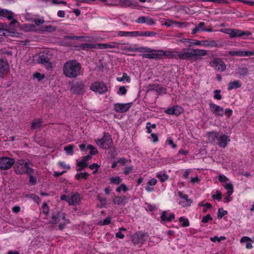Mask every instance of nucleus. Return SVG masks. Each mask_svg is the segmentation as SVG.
<instances>
[{
    "label": "nucleus",
    "instance_id": "f257e3e1",
    "mask_svg": "<svg viewBox=\"0 0 254 254\" xmlns=\"http://www.w3.org/2000/svg\"><path fill=\"white\" fill-rule=\"evenodd\" d=\"M63 71L67 77L76 78L81 74V65L75 60L67 61L64 64Z\"/></svg>",
    "mask_w": 254,
    "mask_h": 254
},
{
    "label": "nucleus",
    "instance_id": "f03ea898",
    "mask_svg": "<svg viewBox=\"0 0 254 254\" xmlns=\"http://www.w3.org/2000/svg\"><path fill=\"white\" fill-rule=\"evenodd\" d=\"M149 53L143 54L142 57L148 59L160 60L164 57H166L170 59H177L178 52L176 51H169L163 50H154L149 48Z\"/></svg>",
    "mask_w": 254,
    "mask_h": 254
},
{
    "label": "nucleus",
    "instance_id": "7ed1b4c3",
    "mask_svg": "<svg viewBox=\"0 0 254 254\" xmlns=\"http://www.w3.org/2000/svg\"><path fill=\"white\" fill-rule=\"evenodd\" d=\"M209 107L211 113L216 118L222 117L224 115L229 118L233 114V111L230 108L225 110L221 106L218 105L212 102L209 104Z\"/></svg>",
    "mask_w": 254,
    "mask_h": 254
},
{
    "label": "nucleus",
    "instance_id": "20e7f679",
    "mask_svg": "<svg viewBox=\"0 0 254 254\" xmlns=\"http://www.w3.org/2000/svg\"><path fill=\"white\" fill-rule=\"evenodd\" d=\"M29 163L24 160H18L14 167V172L17 175L30 174L34 173V170L29 167Z\"/></svg>",
    "mask_w": 254,
    "mask_h": 254
},
{
    "label": "nucleus",
    "instance_id": "39448f33",
    "mask_svg": "<svg viewBox=\"0 0 254 254\" xmlns=\"http://www.w3.org/2000/svg\"><path fill=\"white\" fill-rule=\"evenodd\" d=\"M96 144L105 149H109L113 146V140L111 135L108 132H104L101 138L96 139Z\"/></svg>",
    "mask_w": 254,
    "mask_h": 254
},
{
    "label": "nucleus",
    "instance_id": "423d86ee",
    "mask_svg": "<svg viewBox=\"0 0 254 254\" xmlns=\"http://www.w3.org/2000/svg\"><path fill=\"white\" fill-rule=\"evenodd\" d=\"M223 32L229 34L231 38L242 37L243 39H246V37L252 34L249 31H243L238 29L226 28L224 29Z\"/></svg>",
    "mask_w": 254,
    "mask_h": 254
},
{
    "label": "nucleus",
    "instance_id": "0eeeda50",
    "mask_svg": "<svg viewBox=\"0 0 254 254\" xmlns=\"http://www.w3.org/2000/svg\"><path fill=\"white\" fill-rule=\"evenodd\" d=\"M103 1L105 2L106 5H120L122 7H130L132 8H138V4L136 1H113L114 2H109L110 1Z\"/></svg>",
    "mask_w": 254,
    "mask_h": 254
},
{
    "label": "nucleus",
    "instance_id": "6e6552de",
    "mask_svg": "<svg viewBox=\"0 0 254 254\" xmlns=\"http://www.w3.org/2000/svg\"><path fill=\"white\" fill-rule=\"evenodd\" d=\"M148 237L146 233L138 231L131 236V241L134 245H142L147 240Z\"/></svg>",
    "mask_w": 254,
    "mask_h": 254
},
{
    "label": "nucleus",
    "instance_id": "1a4fd4ad",
    "mask_svg": "<svg viewBox=\"0 0 254 254\" xmlns=\"http://www.w3.org/2000/svg\"><path fill=\"white\" fill-rule=\"evenodd\" d=\"M90 89L99 94H104L108 91V88L103 82L95 81L90 86Z\"/></svg>",
    "mask_w": 254,
    "mask_h": 254
},
{
    "label": "nucleus",
    "instance_id": "9d476101",
    "mask_svg": "<svg viewBox=\"0 0 254 254\" xmlns=\"http://www.w3.org/2000/svg\"><path fill=\"white\" fill-rule=\"evenodd\" d=\"M15 162L13 158L8 157H1L0 158V169L3 170H8L14 164Z\"/></svg>",
    "mask_w": 254,
    "mask_h": 254
},
{
    "label": "nucleus",
    "instance_id": "9b49d317",
    "mask_svg": "<svg viewBox=\"0 0 254 254\" xmlns=\"http://www.w3.org/2000/svg\"><path fill=\"white\" fill-rule=\"evenodd\" d=\"M210 65L216 70L224 71L226 70V65L224 62L220 58H214L210 62Z\"/></svg>",
    "mask_w": 254,
    "mask_h": 254
},
{
    "label": "nucleus",
    "instance_id": "f8f14e48",
    "mask_svg": "<svg viewBox=\"0 0 254 254\" xmlns=\"http://www.w3.org/2000/svg\"><path fill=\"white\" fill-rule=\"evenodd\" d=\"M178 195L181 198L179 202V204L183 207H190L192 203V200L190 198H189V196L187 194L183 193V191H178Z\"/></svg>",
    "mask_w": 254,
    "mask_h": 254
},
{
    "label": "nucleus",
    "instance_id": "ddd939ff",
    "mask_svg": "<svg viewBox=\"0 0 254 254\" xmlns=\"http://www.w3.org/2000/svg\"><path fill=\"white\" fill-rule=\"evenodd\" d=\"M137 44L134 45L133 46H130V45L126 46L124 47V49L128 52H138L142 53L144 54L149 53V51H150L149 50V47H145V46H141L139 47H137Z\"/></svg>",
    "mask_w": 254,
    "mask_h": 254
},
{
    "label": "nucleus",
    "instance_id": "4468645a",
    "mask_svg": "<svg viewBox=\"0 0 254 254\" xmlns=\"http://www.w3.org/2000/svg\"><path fill=\"white\" fill-rule=\"evenodd\" d=\"M9 70V64L5 58L0 59V77H4Z\"/></svg>",
    "mask_w": 254,
    "mask_h": 254
},
{
    "label": "nucleus",
    "instance_id": "2eb2a0df",
    "mask_svg": "<svg viewBox=\"0 0 254 254\" xmlns=\"http://www.w3.org/2000/svg\"><path fill=\"white\" fill-rule=\"evenodd\" d=\"M71 91L75 94H82L84 93V84L82 82H76L71 85Z\"/></svg>",
    "mask_w": 254,
    "mask_h": 254
},
{
    "label": "nucleus",
    "instance_id": "dca6fc26",
    "mask_svg": "<svg viewBox=\"0 0 254 254\" xmlns=\"http://www.w3.org/2000/svg\"><path fill=\"white\" fill-rule=\"evenodd\" d=\"M131 105V103H117L114 105V110L117 113H125L129 110Z\"/></svg>",
    "mask_w": 254,
    "mask_h": 254
},
{
    "label": "nucleus",
    "instance_id": "f3484780",
    "mask_svg": "<svg viewBox=\"0 0 254 254\" xmlns=\"http://www.w3.org/2000/svg\"><path fill=\"white\" fill-rule=\"evenodd\" d=\"M38 62L43 65L47 69L52 67V64L50 62V58L47 54L40 55L38 59Z\"/></svg>",
    "mask_w": 254,
    "mask_h": 254
},
{
    "label": "nucleus",
    "instance_id": "a211bd4d",
    "mask_svg": "<svg viewBox=\"0 0 254 254\" xmlns=\"http://www.w3.org/2000/svg\"><path fill=\"white\" fill-rule=\"evenodd\" d=\"M0 16L3 17L7 18L8 20L12 19L10 23L11 25L18 23L17 20L13 19V13L11 11H9L6 9H2L0 8Z\"/></svg>",
    "mask_w": 254,
    "mask_h": 254
},
{
    "label": "nucleus",
    "instance_id": "6ab92c4d",
    "mask_svg": "<svg viewBox=\"0 0 254 254\" xmlns=\"http://www.w3.org/2000/svg\"><path fill=\"white\" fill-rule=\"evenodd\" d=\"M81 200V195L78 192H72L69 194V205L74 206L77 204H79Z\"/></svg>",
    "mask_w": 254,
    "mask_h": 254
},
{
    "label": "nucleus",
    "instance_id": "aec40b11",
    "mask_svg": "<svg viewBox=\"0 0 254 254\" xmlns=\"http://www.w3.org/2000/svg\"><path fill=\"white\" fill-rule=\"evenodd\" d=\"M184 112V109L179 105L173 106L166 110L165 113L170 115L179 116Z\"/></svg>",
    "mask_w": 254,
    "mask_h": 254
},
{
    "label": "nucleus",
    "instance_id": "412c9836",
    "mask_svg": "<svg viewBox=\"0 0 254 254\" xmlns=\"http://www.w3.org/2000/svg\"><path fill=\"white\" fill-rule=\"evenodd\" d=\"M217 140V144L222 148H225L231 141L230 137L225 134L219 135Z\"/></svg>",
    "mask_w": 254,
    "mask_h": 254
},
{
    "label": "nucleus",
    "instance_id": "4be33fe9",
    "mask_svg": "<svg viewBox=\"0 0 254 254\" xmlns=\"http://www.w3.org/2000/svg\"><path fill=\"white\" fill-rule=\"evenodd\" d=\"M193 45L195 46H201L202 47H216L217 45L216 42L214 40H195L194 42H193Z\"/></svg>",
    "mask_w": 254,
    "mask_h": 254
},
{
    "label": "nucleus",
    "instance_id": "5701e85b",
    "mask_svg": "<svg viewBox=\"0 0 254 254\" xmlns=\"http://www.w3.org/2000/svg\"><path fill=\"white\" fill-rule=\"evenodd\" d=\"M128 202V198L125 195L115 196L113 198V203L118 205L125 206Z\"/></svg>",
    "mask_w": 254,
    "mask_h": 254
},
{
    "label": "nucleus",
    "instance_id": "b1692460",
    "mask_svg": "<svg viewBox=\"0 0 254 254\" xmlns=\"http://www.w3.org/2000/svg\"><path fill=\"white\" fill-rule=\"evenodd\" d=\"M162 223H165L167 222H171L175 218V214L174 213H170L168 216V213L166 211H164L162 212L160 217Z\"/></svg>",
    "mask_w": 254,
    "mask_h": 254
},
{
    "label": "nucleus",
    "instance_id": "393cba45",
    "mask_svg": "<svg viewBox=\"0 0 254 254\" xmlns=\"http://www.w3.org/2000/svg\"><path fill=\"white\" fill-rule=\"evenodd\" d=\"M178 57L183 60H189L192 58L193 57L192 49L190 52L186 51L184 52H178Z\"/></svg>",
    "mask_w": 254,
    "mask_h": 254
},
{
    "label": "nucleus",
    "instance_id": "a878e982",
    "mask_svg": "<svg viewBox=\"0 0 254 254\" xmlns=\"http://www.w3.org/2000/svg\"><path fill=\"white\" fill-rule=\"evenodd\" d=\"M219 132L217 131H212L208 132L207 134L208 140L209 142L213 143L215 142L216 139L217 140Z\"/></svg>",
    "mask_w": 254,
    "mask_h": 254
},
{
    "label": "nucleus",
    "instance_id": "bb28decb",
    "mask_svg": "<svg viewBox=\"0 0 254 254\" xmlns=\"http://www.w3.org/2000/svg\"><path fill=\"white\" fill-rule=\"evenodd\" d=\"M137 31H119L118 36L120 37H137Z\"/></svg>",
    "mask_w": 254,
    "mask_h": 254
},
{
    "label": "nucleus",
    "instance_id": "cd10ccee",
    "mask_svg": "<svg viewBox=\"0 0 254 254\" xmlns=\"http://www.w3.org/2000/svg\"><path fill=\"white\" fill-rule=\"evenodd\" d=\"M242 86V84L240 80H237L231 81L228 85V90L229 91L232 90L233 89H237Z\"/></svg>",
    "mask_w": 254,
    "mask_h": 254
},
{
    "label": "nucleus",
    "instance_id": "c85d7f7f",
    "mask_svg": "<svg viewBox=\"0 0 254 254\" xmlns=\"http://www.w3.org/2000/svg\"><path fill=\"white\" fill-rule=\"evenodd\" d=\"M80 47L83 50L88 49H99V43H82L81 44Z\"/></svg>",
    "mask_w": 254,
    "mask_h": 254
},
{
    "label": "nucleus",
    "instance_id": "c756f323",
    "mask_svg": "<svg viewBox=\"0 0 254 254\" xmlns=\"http://www.w3.org/2000/svg\"><path fill=\"white\" fill-rule=\"evenodd\" d=\"M156 33L150 31H137V37H155L156 35Z\"/></svg>",
    "mask_w": 254,
    "mask_h": 254
},
{
    "label": "nucleus",
    "instance_id": "7c9ffc66",
    "mask_svg": "<svg viewBox=\"0 0 254 254\" xmlns=\"http://www.w3.org/2000/svg\"><path fill=\"white\" fill-rule=\"evenodd\" d=\"M43 121L41 119H37L33 121L32 122L30 128L32 130H34L37 128H41Z\"/></svg>",
    "mask_w": 254,
    "mask_h": 254
},
{
    "label": "nucleus",
    "instance_id": "2f4dec72",
    "mask_svg": "<svg viewBox=\"0 0 254 254\" xmlns=\"http://www.w3.org/2000/svg\"><path fill=\"white\" fill-rule=\"evenodd\" d=\"M156 177L160 180L161 183H164L169 179V176L166 172L158 173L156 174Z\"/></svg>",
    "mask_w": 254,
    "mask_h": 254
},
{
    "label": "nucleus",
    "instance_id": "473e14b6",
    "mask_svg": "<svg viewBox=\"0 0 254 254\" xmlns=\"http://www.w3.org/2000/svg\"><path fill=\"white\" fill-rule=\"evenodd\" d=\"M205 25V23L203 22H200L196 27L192 29L191 34L194 35L198 32L202 31V28Z\"/></svg>",
    "mask_w": 254,
    "mask_h": 254
},
{
    "label": "nucleus",
    "instance_id": "72a5a7b5",
    "mask_svg": "<svg viewBox=\"0 0 254 254\" xmlns=\"http://www.w3.org/2000/svg\"><path fill=\"white\" fill-rule=\"evenodd\" d=\"M193 57L204 56L207 54L206 51L205 50L192 49Z\"/></svg>",
    "mask_w": 254,
    "mask_h": 254
},
{
    "label": "nucleus",
    "instance_id": "f704fd0d",
    "mask_svg": "<svg viewBox=\"0 0 254 254\" xmlns=\"http://www.w3.org/2000/svg\"><path fill=\"white\" fill-rule=\"evenodd\" d=\"M61 217V215L60 213H58L56 215H53L52 217L51 220L50 221V223L52 224H58L60 221Z\"/></svg>",
    "mask_w": 254,
    "mask_h": 254
},
{
    "label": "nucleus",
    "instance_id": "c9c22d12",
    "mask_svg": "<svg viewBox=\"0 0 254 254\" xmlns=\"http://www.w3.org/2000/svg\"><path fill=\"white\" fill-rule=\"evenodd\" d=\"M115 43H99V49H105L107 48L113 49L116 48Z\"/></svg>",
    "mask_w": 254,
    "mask_h": 254
},
{
    "label": "nucleus",
    "instance_id": "e433bc0d",
    "mask_svg": "<svg viewBox=\"0 0 254 254\" xmlns=\"http://www.w3.org/2000/svg\"><path fill=\"white\" fill-rule=\"evenodd\" d=\"M89 176V174L87 172L79 173L75 175V179L78 181H80L81 179L86 180L88 178Z\"/></svg>",
    "mask_w": 254,
    "mask_h": 254
},
{
    "label": "nucleus",
    "instance_id": "4c0bfd02",
    "mask_svg": "<svg viewBox=\"0 0 254 254\" xmlns=\"http://www.w3.org/2000/svg\"><path fill=\"white\" fill-rule=\"evenodd\" d=\"M117 81L119 82H121L124 80H126L127 82L130 83L131 81V79L129 76H128L127 73L124 72L123 73V76L121 77H117Z\"/></svg>",
    "mask_w": 254,
    "mask_h": 254
},
{
    "label": "nucleus",
    "instance_id": "58836bf2",
    "mask_svg": "<svg viewBox=\"0 0 254 254\" xmlns=\"http://www.w3.org/2000/svg\"><path fill=\"white\" fill-rule=\"evenodd\" d=\"M74 147V144H69L64 147V150L67 155H72Z\"/></svg>",
    "mask_w": 254,
    "mask_h": 254
},
{
    "label": "nucleus",
    "instance_id": "ea45409f",
    "mask_svg": "<svg viewBox=\"0 0 254 254\" xmlns=\"http://www.w3.org/2000/svg\"><path fill=\"white\" fill-rule=\"evenodd\" d=\"M248 73V69L246 67H240L238 70V74L239 77L242 78L244 75H246Z\"/></svg>",
    "mask_w": 254,
    "mask_h": 254
},
{
    "label": "nucleus",
    "instance_id": "a19ab883",
    "mask_svg": "<svg viewBox=\"0 0 254 254\" xmlns=\"http://www.w3.org/2000/svg\"><path fill=\"white\" fill-rule=\"evenodd\" d=\"M109 180L111 183L114 185H119L122 182V179L119 176L112 177Z\"/></svg>",
    "mask_w": 254,
    "mask_h": 254
},
{
    "label": "nucleus",
    "instance_id": "79ce46f5",
    "mask_svg": "<svg viewBox=\"0 0 254 254\" xmlns=\"http://www.w3.org/2000/svg\"><path fill=\"white\" fill-rule=\"evenodd\" d=\"M179 222L181 223V226L183 227H187L190 226V222L188 218L181 217L179 218Z\"/></svg>",
    "mask_w": 254,
    "mask_h": 254
},
{
    "label": "nucleus",
    "instance_id": "37998d69",
    "mask_svg": "<svg viewBox=\"0 0 254 254\" xmlns=\"http://www.w3.org/2000/svg\"><path fill=\"white\" fill-rule=\"evenodd\" d=\"M154 86L156 87L155 90L159 94H166V89L164 87H163L160 86V85L158 84H155L154 85Z\"/></svg>",
    "mask_w": 254,
    "mask_h": 254
},
{
    "label": "nucleus",
    "instance_id": "c03bdc74",
    "mask_svg": "<svg viewBox=\"0 0 254 254\" xmlns=\"http://www.w3.org/2000/svg\"><path fill=\"white\" fill-rule=\"evenodd\" d=\"M33 173H31L30 174H28L29 177V185L31 186H35L37 183V178L35 176H33Z\"/></svg>",
    "mask_w": 254,
    "mask_h": 254
},
{
    "label": "nucleus",
    "instance_id": "a18cd8bd",
    "mask_svg": "<svg viewBox=\"0 0 254 254\" xmlns=\"http://www.w3.org/2000/svg\"><path fill=\"white\" fill-rule=\"evenodd\" d=\"M84 38L83 36H75L73 35H66L64 36V40H80L81 38Z\"/></svg>",
    "mask_w": 254,
    "mask_h": 254
},
{
    "label": "nucleus",
    "instance_id": "49530a36",
    "mask_svg": "<svg viewBox=\"0 0 254 254\" xmlns=\"http://www.w3.org/2000/svg\"><path fill=\"white\" fill-rule=\"evenodd\" d=\"M228 214V211L224 210L222 208H220L218 210L217 212V218L218 219H221L222 217Z\"/></svg>",
    "mask_w": 254,
    "mask_h": 254
},
{
    "label": "nucleus",
    "instance_id": "de8ad7c7",
    "mask_svg": "<svg viewBox=\"0 0 254 254\" xmlns=\"http://www.w3.org/2000/svg\"><path fill=\"white\" fill-rule=\"evenodd\" d=\"M87 148L90 150L89 155L91 156L92 155H95L98 153V150L93 146L91 144H89L87 146Z\"/></svg>",
    "mask_w": 254,
    "mask_h": 254
},
{
    "label": "nucleus",
    "instance_id": "09e8293b",
    "mask_svg": "<svg viewBox=\"0 0 254 254\" xmlns=\"http://www.w3.org/2000/svg\"><path fill=\"white\" fill-rule=\"evenodd\" d=\"M77 166L81 167V168H78L77 171H80L82 169L86 168L88 166V163L85 162L82 160V159L77 163Z\"/></svg>",
    "mask_w": 254,
    "mask_h": 254
},
{
    "label": "nucleus",
    "instance_id": "8fccbe9b",
    "mask_svg": "<svg viewBox=\"0 0 254 254\" xmlns=\"http://www.w3.org/2000/svg\"><path fill=\"white\" fill-rule=\"evenodd\" d=\"M180 41L183 43L185 44V46L187 47H190L193 46V42L190 39L186 38H182L180 40Z\"/></svg>",
    "mask_w": 254,
    "mask_h": 254
},
{
    "label": "nucleus",
    "instance_id": "3c124183",
    "mask_svg": "<svg viewBox=\"0 0 254 254\" xmlns=\"http://www.w3.org/2000/svg\"><path fill=\"white\" fill-rule=\"evenodd\" d=\"M42 213L46 216H47L49 213L50 208L46 202H44L42 207Z\"/></svg>",
    "mask_w": 254,
    "mask_h": 254
},
{
    "label": "nucleus",
    "instance_id": "603ef678",
    "mask_svg": "<svg viewBox=\"0 0 254 254\" xmlns=\"http://www.w3.org/2000/svg\"><path fill=\"white\" fill-rule=\"evenodd\" d=\"M226 237L224 236H221L220 237H218V236H214V237H210V240L212 242H220L222 241H224L226 240Z\"/></svg>",
    "mask_w": 254,
    "mask_h": 254
},
{
    "label": "nucleus",
    "instance_id": "864d4df0",
    "mask_svg": "<svg viewBox=\"0 0 254 254\" xmlns=\"http://www.w3.org/2000/svg\"><path fill=\"white\" fill-rule=\"evenodd\" d=\"M97 199L101 202L102 205L105 206L107 204V198L105 197L101 194H98L97 195Z\"/></svg>",
    "mask_w": 254,
    "mask_h": 254
},
{
    "label": "nucleus",
    "instance_id": "5fc2aeb1",
    "mask_svg": "<svg viewBox=\"0 0 254 254\" xmlns=\"http://www.w3.org/2000/svg\"><path fill=\"white\" fill-rule=\"evenodd\" d=\"M26 197L32 198L35 202H36L38 204L39 203V200L40 198L37 195H36L35 193H31L30 194H27L26 195Z\"/></svg>",
    "mask_w": 254,
    "mask_h": 254
},
{
    "label": "nucleus",
    "instance_id": "6e6d98bb",
    "mask_svg": "<svg viewBox=\"0 0 254 254\" xmlns=\"http://www.w3.org/2000/svg\"><path fill=\"white\" fill-rule=\"evenodd\" d=\"M240 57H250L254 56V50L251 51H240Z\"/></svg>",
    "mask_w": 254,
    "mask_h": 254
},
{
    "label": "nucleus",
    "instance_id": "4d7b16f0",
    "mask_svg": "<svg viewBox=\"0 0 254 254\" xmlns=\"http://www.w3.org/2000/svg\"><path fill=\"white\" fill-rule=\"evenodd\" d=\"M211 197L213 199H217L218 201H220L222 198V193L219 190H217L216 192V194H213L211 195Z\"/></svg>",
    "mask_w": 254,
    "mask_h": 254
},
{
    "label": "nucleus",
    "instance_id": "13d9d810",
    "mask_svg": "<svg viewBox=\"0 0 254 254\" xmlns=\"http://www.w3.org/2000/svg\"><path fill=\"white\" fill-rule=\"evenodd\" d=\"M111 221V218L110 217H107L103 221H99L98 224L100 226L108 225L110 224Z\"/></svg>",
    "mask_w": 254,
    "mask_h": 254
},
{
    "label": "nucleus",
    "instance_id": "bf43d9fd",
    "mask_svg": "<svg viewBox=\"0 0 254 254\" xmlns=\"http://www.w3.org/2000/svg\"><path fill=\"white\" fill-rule=\"evenodd\" d=\"M128 162H130V159H127L124 157L120 158L117 161V162L120 163L122 166H125Z\"/></svg>",
    "mask_w": 254,
    "mask_h": 254
},
{
    "label": "nucleus",
    "instance_id": "052dcab7",
    "mask_svg": "<svg viewBox=\"0 0 254 254\" xmlns=\"http://www.w3.org/2000/svg\"><path fill=\"white\" fill-rule=\"evenodd\" d=\"M127 90L125 86H121L119 91L117 92V94L120 96L125 95L127 94Z\"/></svg>",
    "mask_w": 254,
    "mask_h": 254
},
{
    "label": "nucleus",
    "instance_id": "680f3d73",
    "mask_svg": "<svg viewBox=\"0 0 254 254\" xmlns=\"http://www.w3.org/2000/svg\"><path fill=\"white\" fill-rule=\"evenodd\" d=\"M221 90L220 89H216L214 91V98L216 100H220L222 99V96L220 94Z\"/></svg>",
    "mask_w": 254,
    "mask_h": 254
},
{
    "label": "nucleus",
    "instance_id": "e2e57ef3",
    "mask_svg": "<svg viewBox=\"0 0 254 254\" xmlns=\"http://www.w3.org/2000/svg\"><path fill=\"white\" fill-rule=\"evenodd\" d=\"M122 190L124 192H126L128 190V188L125 184H121L116 189V191L118 193L120 192Z\"/></svg>",
    "mask_w": 254,
    "mask_h": 254
},
{
    "label": "nucleus",
    "instance_id": "0e129e2a",
    "mask_svg": "<svg viewBox=\"0 0 254 254\" xmlns=\"http://www.w3.org/2000/svg\"><path fill=\"white\" fill-rule=\"evenodd\" d=\"M212 219H213V218L211 216V215L210 214H208L206 215L205 216H203L202 220H201V222H202L203 223H206L209 221L212 220Z\"/></svg>",
    "mask_w": 254,
    "mask_h": 254
},
{
    "label": "nucleus",
    "instance_id": "69168bd1",
    "mask_svg": "<svg viewBox=\"0 0 254 254\" xmlns=\"http://www.w3.org/2000/svg\"><path fill=\"white\" fill-rule=\"evenodd\" d=\"M33 76L35 78L37 79L39 81L43 80L45 77V76L44 74H41L39 72L35 73L33 75Z\"/></svg>",
    "mask_w": 254,
    "mask_h": 254
},
{
    "label": "nucleus",
    "instance_id": "338daca9",
    "mask_svg": "<svg viewBox=\"0 0 254 254\" xmlns=\"http://www.w3.org/2000/svg\"><path fill=\"white\" fill-rule=\"evenodd\" d=\"M56 30V27L52 25H47L44 27V31L48 32H52Z\"/></svg>",
    "mask_w": 254,
    "mask_h": 254
},
{
    "label": "nucleus",
    "instance_id": "774afa93",
    "mask_svg": "<svg viewBox=\"0 0 254 254\" xmlns=\"http://www.w3.org/2000/svg\"><path fill=\"white\" fill-rule=\"evenodd\" d=\"M133 169V166L132 165L127 166L125 168L124 174L125 175H129Z\"/></svg>",
    "mask_w": 254,
    "mask_h": 254
}]
</instances>
